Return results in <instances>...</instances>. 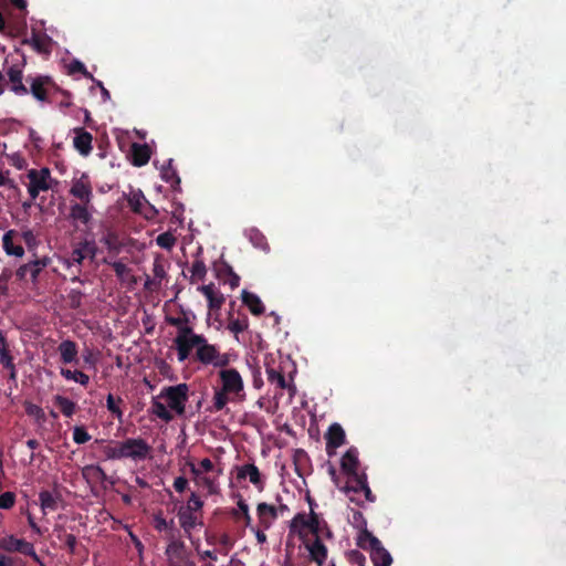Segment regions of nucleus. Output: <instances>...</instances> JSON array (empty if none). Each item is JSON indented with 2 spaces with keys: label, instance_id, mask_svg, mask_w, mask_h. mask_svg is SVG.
Returning a JSON list of instances; mask_svg holds the SVG:
<instances>
[{
  "label": "nucleus",
  "instance_id": "1",
  "mask_svg": "<svg viewBox=\"0 0 566 566\" xmlns=\"http://www.w3.org/2000/svg\"><path fill=\"white\" fill-rule=\"evenodd\" d=\"M21 65L13 64L8 67L6 74L8 76L9 91L17 96H25L31 94L38 102H50V94L56 90V85L50 76L35 74L28 75L23 81V66L25 65V56L21 53Z\"/></svg>",
  "mask_w": 566,
  "mask_h": 566
},
{
  "label": "nucleus",
  "instance_id": "2",
  "mask_svg": "<svg viewBox=\"0 0 566 566\" xmlns=\"http://www.w3.org/2000/svg\"><path fill=\"white\" fill-rule=\"evenodd\" d=\"M202 334H196L191 323L177 329V335L174 339L177 349L178 361L182 363L190 357L197 342H201Z\"/></svg>",
  "mask_w": 566,
  "mask_h": 566
},
{
  "label": "nucleus",
  "instance_id": "3",
  "mask_svg": "<svg viewBox=\"0 0 566 566\" xmlns=\"http://www.w3.org/2000/svg\"><path fill=\"white\" fill-rule=\"evenodd\" d=\"M0 549L7 553H19L23 556L31 557L40 566H45L35 552L34 545L24 538H19L12 534H6L0 537Z\"/></svg>",
  "mask_w": 566,
  "mask_h": 566
},
{
  "label": "nucleus",
  "instance_id": "4",
  "mask_svg": "<svg viewBox=\"0 0 566 566\" xmlns=\"http://www.w3.org/2000/svg\"><path fill=\"white\" fill-rule=\"evenodd\" d=\"M188 392L189 386L182 382L163 388L159 398H165L167 406L178 416H182L186 411V402L189 398Z\"/></svg>",
  "mask_w": 566,
  "mask_h": 566
},
{
  "label": "nucleus",
  "instance_id": "5",
  "mask_svg": "<svg viewBox=\"0 0 566 566\" xmlns=\"http://www.w3.org/2000/svg\"><path fill=\"white\" fill-rule=\"evenodd\" d=\"M118 449L120 460L130 459L133 461L145 460L151 451V447L142 438H127L118 441Z\"/></svg>",
  "mask_w": 566,
  "mask_h": 566
},
{
  "label": "nucleus",
  "instance_id": "6",
  "mask_svg": "<svg viewBox=\"0 0 566 566\" xmlns=\"http://www.w3.org/2000/svg\"><path fill=\"white\" fill-rule=\"evenodd\" d=\"M218 375L222 385L221 389L224 392L238 396L243 391L244 382L235 368L220 369Z\"/></svg>",
  "mask_w": 566,
  "mask_h": 566
},
{
  "label": "nucleus",
  "instance_id": "7",
  "mask_svg": "<svg viewBox=\"0 0 566 566\" xmlns=\"http://www.w3.org/2000/svg\"><path fill=\"white\" fill-rule=\"evenodd\" d=\"M69 192L82 203H93V188L86 175H82L80 178L74 179Z\"/></svg>",
  "mask_w": 566,
  "mask_h": 566
},
{
  "label": "nucleus",
  "instance_id": "8",
  "mask_svg": "<svg viewBox=\"0 0 566 566\" xmlns=\"http://www.w3.org/2000/svg\"><path fill=\"white\" fill-rule=\"evenodd\" d=\"M96 253V247L94 242L84 240L78 243V245L73 249L69 256V265L70 266H77V274L81 273V265L83 264V261L86 259L87 255H90L92 259L95 256Z\"/></svg>",
  "mask_w": 566,
  "mask_h": 566
},
{
  "label": "nucleus",
  "instance_id": "9",
  "mask_svg": "<svg viewBox=\"0 0 566 566\" xmlns=\"http://www.w3.org/2000/svg\"><path fill=\"white\" fill-rule=\"evenodd\" d=\"M49 264L48 258L36 259L34 261L22 264L15 271V275L20 281H27L28 276L35 282L44 268Z\"/></svg>",
  "mask_w": 566,
  "mask_h": 566
},
{
  "label": "nucleus",
  "instance_id": "10",
  "mask_svg": "<svg viewBox=\"0 0 566 566\" xmlns=\"http://www.w3.org/2000/svg\"><path fill=\"white\" fill-rule=\"evenodd\" d=\"M128 206L135 212L143 214L146 219H153L158 211L147 202L142 191L133 192L128 198Z\"/></svg>",
  "mask_w": 566,
  "mask_h": 566
},
{
  "label": "nucleus",
  "instance_id": "11",
  "mask_svg": "<svg viewBox=\"0 0 566 566\" xmlns=\"http://www.w3.org/2000/svg\"><path fill=\"white\" fill-rule=\"evenodd\" d=\"M369 555L374 566H390L392 557L376 536H370Z\"/></svg>",
  "mask_w": 566,
  "mask_h": 566
},
{
  "label": "nucleus",
  "instance_id": "12",
  "mask_svg": "<svg viewBox=\"0 0 566 566\" xmlns=\"http://www.w3.org/2000/svg\"><path fill=\"white\" fill-rule=\"evenodd\" d=\"M193 349H196L195 359L202 365H211L214 358L218 357L219 348L209 344L205 336L201 337V342H197Z\"/></svg>",
  "mask_w": 566,
  "mask_h": 566
},
{
  "label": "nucleus",
  "instance_id": "13",
  "mask_svg": "<svg viewBox=\"0 0 566 566\" xmlns=\"http://www.w3.org/2000/svg\"><path fill=\"white\" fill-rule=\"evenodd\" d=\"M306 549L310 554V559L317 564V566H323L327 559L328 549L319 536L314 537L313 541H307L304 543Z\"/></svg>",
  "mask_w": 566,
  "mask_h": 566
},
{
  "label": "nucleus",
  "instance_id": "14",
  "mask_svg": "<svg viewBox=\"0 0 566 566\" xmlns=\"http://www.w3.org/2000/svg\"><path fill=\"white\" fill-rule=\"evenodd\" d=\"M346 434L343 427L339 423H332L325 433L326 451L332 454L335 449L339 448L345 443Z\"/></svg>",
  "mask_w": 566,
  "mask_h": 566
},
{
  "label": "nucleus",
  "instance_id": "15",
  "mask_svg": "<svg viewBox=\"0 0 566 566\" xmlns=\"http://www.w3.org/2000/svg\"><path fill=\"white\" fill-rule=\"evenodd\" d=\"M166 555L171 566L180 565L190 554L181 539L170 541L166 548Z\"/></svg>",
  "mask_w": 566,
  "mask_h": 566
},
{
  "label": "nucleus",
  "instance_id": "16",
  "mask_svg": "<svg viewBox=\"0 0 566 566\" xmlns=\"http://www.w3.org/2000/svg\"><path fill=\"white\" fill-rule=\"evenodd\" d=\"M20 234L15 230H8L2 237V248L8 255L22 258L24 249L20 244Z\"/></svg>",
  "mask_w": 566,
  "mask_h": 566
},
{
  "label": "nucleus",
  "instance_id": "17",
  "mask_svg": "<svg viewBox=\"0 0 566 566\" xmlns=\"http://www.w3.org/2000/svg\"><path fill=\"white\" fill-rule=\"evenodd\" d=\"M22 44L30 45L40 54H50L52 50V39L45 33L40 34L35 31H32L31 38L24 39Z\"/></svg>",
  "mask_w": 566,
  "mask_h": 566
},
{
  "label": "nucleus",
  "instance_id": "18",
  "mask_svg": "<svg viewBox=\"0 0 566 566\" xmlns=\"http://www.w3.org/2000/svg\"><path fill=\"white\" fill-rule=\"evenodd\" d=\"M11 4L21 11V14L18 17L14 22V32L10 31L12 36H19L27 30V0H0V4Z\"/></svg>",
  "mask_w": 566,
  "mask_h": 566
},
{
  "label": "nucleus",
  "instance_id": "19",
  "mask_svg": "<svg viewBox=\"0 0 566 566\" xmlns=\"http://www.w3.org/2000/svg\"><path fill=\"white\" fill-rule=\"evenodd\" d=\"M256 515L259 518V525L263 530H269L274 521L279 517L275 505L261 502L256 506Z\"/></svg>",
  "mask_w": 566,
  "mask_h": 566
},
{
  "label": "nucleus",
  "instance_id": "20",
  "mask_svg": "<svg viewBox=\"0 0 566 566\" xmlns=\"http://www.w3.org/2000/svg\"><path fill=\"white\" fill-rule=\"evenodd\" d=\"M27 177L29 179V184L41 191H48L51 188L49 182L51 178V171L46 167L41 168L40 170L30 169L27 174Z\"/></svg>",
  "mask_w": 566,
  "mask_h": 566
},
{
  "label": "nucleus",
  "instance_id": "21",
  "mask_svg": "<svg viewBox=\"0 0 566 566\" xmlns=\"http://www.w3.org/2000/svg\"><path fill=\"white\" fill-rule=\"evenodd\" d=\"M94 207L93 203H82L75 202L70 206V214L69 218L74 222H80L82 224H88L92 220V211Z\"/></svg>",
  "mask_w": 566,
  "mask_h": 566
},
{
  "label": "nucleus",
  "instance_id": "22",
  "mask_svg": "<svg viewBox=\"0 0 566 566\" xmlns=\"http://www.w3.org/2000/svg\"><path fill=\"white\" fill-rule=\"evenodd\" d=\"M238 479L249 478V481L261 492L264 490V481L262 480L260 470L253 463L243 464L238 469Z\"/></svg>",
  "mask_w": 566,
  "mask_h": 566
},
{
  "label": "nucleus",
  "instance_id": "23",
  "mask_svg": "<svg viewBox=\"0 0 566 566\" xmlns=\"http://www.w3.org/2000/svg\"><path fill=\"white\" fill-rule=\"evenodd\" d=\"M60 360L63 364H77L78 363V347L74 340L64 339L57 346Z\"/></svg>",
  "mask_w": 566,
  "mask_h": 566
},
{
  "label": "nucleus",
  "instance_id": "24",
  "mask_svg": "<svg viewBox=\"0 0 566 566\" xmlns=\"http://www.w3.org/2000/svg\"><path fill=\"white\" fill-rule=\"evenodd\" d=\"M177 516L179 520L180 527L184 530L187 537H191V532L197 525H201L195 512H191L185 506H180Z\"/></svg>",
  "mask_w": 566,
  "mask_h": 566
},
{
  "label": "nucleus",
  "instance_id": "25",
  "mask_svg": "<svg viewBox=\"0 0 566 566\" xmlns=\"http://www.w3.org/2000/svg\"><path fill=\"white\" fill-rule=\"evenodd\" d=\"M198 290L206 296L210 311H219L222 307L226 301L224 296L222 293L216 290L212 283L201 285L198 287Z\"/></svg>",
  "mask_w": 566,
  "mask_h": 566
},
{
  "label": "nucleus",
  "instance_id": "26",
  "mask_svg": "<svg viewBox=\"0 0 566 566\" xmlns=\"http://www.w3.org/2000/svg\"><path fill=\"white\" fill-rule=\"evenodd\" d=\"M73 144L75 149L83 156H87L92 151V134L84 128H76Z\"/></svg>",
  "mask_w": 566,
  "mask_h": 566
},
{
  "label": "nucleus",
  "instance_id": "27",
  "mask_svg": "<svg viewBox=\"0 0 566 566\" xmlns=\"http://www.w3.org/2000/svg\"><path fill=\"white\" fill-rule=\"evenodd\" d=\"M358 451L355 447H350L342 457L340 468L342 471L347 475L350 473L358 472Z\"/></svg>",
  "mask_w": 566,
  "mask_h": 566
},
{
  "label": "nucleus",
  "instance_id": "28",
  "mask_svg": "<svg viewBox=\"0 0 566 566\" xmlns=\"http://www.w3.org/2000/svg\"><path fill=\"white\" fill-rule=\"evenodd\" d=\"M150 155L151 151L147 144L134 143L132 145L130 157L134 166L142 167L146 165L150 159Z\"/></svg>",
  "mask_w": 566,
  "mask_h": 566
},
{
  "label": "nucleus",
  "instance_id": "29",
  "mask_svg": "<svg viewBox=\"0 0 566 566\" xmlns=\"http://www.w3.org/2000/svg\"><path fill=\"white\" fill-rule=\"evenodd\" d=\"M367 482V475L366 473H350L347 474V481L344 486H340L339 490L345 492L346 494L353 493H360L363 485H365Z\"/></svg>",
  "mask_w": 566,
  "mask_h": 566
},
{
  "label": "nucleus",
  "instance_id": "30",
  "mask_svg": "<svg viewBox=\"0 0 566 566\" xmlns=\"http://www.w3.org/2000/svg\"><path fill=\"white\" fill-rule=\"evenodd\" d=\"M242 302L244 305H247L250 310V312L253 314V315H261L264 313V305L261 301V298L252 293V292H248L245 290L242 291Z\"/></svg>",
  "mask_w": 566,
  "mask_h": 566
},
{
  "label": "nucleus",
  "instance_id": "31",
  "mask_svg": "<svg viewBox=\"0 0 566 566\" xmlns=\"http://www.w3.org/2000/svg\"><path fill=\"white\" fill-rule=\"evenodd\" d=\"M290 530L304 538L308 531V517L306 513H297L291 521Z\"/></svg>",
  "mask_w": 566,
  "mask_h": 566
},
{
  "label": "nucleus",
  "instance_id": "32",
  "mask_svg": "<svg viewBox=\"0 0 566 566\" xmlns=\"http://www.w3.org/2000/svg\"><path fill=\"white\" fill-rule=\"evenodd\" d=\"M172 159H169L166 165L161 167L160 176L163 180L170 184L171 187L176 190L180 186V178L177 174V170L172 167Z\"/></svg>",
  "mask_w": 566,
  "mask_h": 566
},
{
  "label": "nucleus",
  "instance_id": "33",
  "mask_svg": "<svg viewBox=\"0 0 566 566\" xmlns=\"http://www.w3.org/2000/svg\"><path fill=\"white\" fill-rule=\"evenodd\" d=\"M53 402L60 409L62 415L67 418H71L77 409V406L74 401L61 395L54 396Z\"/></svg>",
  "mask_w": 566,
  "mask_h": 566
},
{
  "label": "nucleus",
  "instance_id": "34",
  "mask_svg": "<svg viewBox=\"0 0 566 566\" xmlns=\"http://www.w3.org/2000/svg\"><path fill=\"white\" fill-rule=\"evenodd\" d=\"M60 375L64 379L75 381L84 387L87 386L90 382V376L83 373L82 370H71L69 368H61Z\"/></svg>",
  "mask_w": 566,
  "mask_h": 566
},
{
  "label": "nucleus",
  "instance_id": "35",
  "mask_svg": "<svg viewBox=\"0 0 566 566\" xmlns=\"http://www.w3.org/2000/svg\"><path fill=\"white\" fill-rule=\"evenodd\" d=\"M82 474H83V478L86 479L87 481L96 480V481L104 482L108 478L106 472L104 471V469L97 464L86 465L82 470Z\"/></svg>",
  "mask_w": 566,
  "mask_h": 566
},
{
  "label": "nucleus",
  "instance_id": "36",
  "mask_svg": "<svg viewBox=\"0 0 566 566\" xmlns=\"http://www.w3.org/2000/svg\"><path fill=\"white\" fill-rule=\"evenodd\" d=\"M95 443L103 444L102 452L105 457V460H120L118 441H111L104 444L105 440L96 439Z\"/></svg>",
  "mask_w": 566,
  "mask_h": 566
},
{
  "label": "nucleus",
  "instance_id": "37",
  "mask_svg": "<svg viewBox=\"0 0 566 566\" xmlns=\"http://www.w3.org/2000/svg\"><path fill=\"white\" fill-rule=\"evenodd\" d=\"M151 413L165 422H170L174 419L172 413L157 398L151 400Z\"/></svg>",
  "mask_w": 566,
  "mask_h": 566
},
{
  "label": "nucleus",
  "instance_id": "38",
  "mask_svg": "<svg viewBox=\"0 0 566 566\" xmlns=\"http://www.w3.org/2000/svg\"><path fill=\"white\" fill-rule=\"evenodd\" d=\"M230 394L224 392L221 388L214 389L212 406L208 409L210 412L221 411L229 401Z\"/></svg>",
  "mask_w": 566,
  "mask_h": 566
},
{
  "label": "nucleus",
  "instance_id": "39",
  "mask_svg": "<svg viewBox=\"0 0 566 566\" xmlns=\"http://www.w3.org/2000/svg\"><path fill=\"white\" fill-rule=\"evenodd\" d=\"M124 400L120 397L115 398L112 394H108L106 397V408L107 410L119 421L123 419V410L119 405L123 403Z\"/></svg>",
  "mask_w": 566,
  "mask_h": 566
},
{
  "label": "nucleus",
  "instance_id": "40",
  "mask_svg": "<svg viewBox=\"0 0 566 566\" xmlns=\"http://www.w3.org/2000/svg\"><path fill=\"white\" fill-rule=\"evenodd\" d=\"M307 500H308V503H310V506H311V512L307 515V517H308V532H311L316 537V536H318V533L321 531V520H319L318 514L314 512V509H313L314 502H313V500L311 497H308Z\"/></svg>",
  "mask_w": 566,
  "mask_h": 566
},
{
  "label": "nucleus",
  "instance_id": "41",
  "mask_svg": "<svg viewBox=\"0 0 566 566\" xmlns=\"http://www.w3.org/2000/svg\"><path fill=\"white\" fill-rule=\"evenodd\" d=\"M39 500H40L41 507L43 511H45V510L55 511L57 509L56 497L48 490L40 492Z\"/></svg>",
  "mask_w": 566,
  "mask_h": 566
},
{
  "label": "nucleus",
  "instance_id": "42",
  "mask_svg": "<svg viewBox=\"0 0 566 566\" xmlns=\"http://www.w3.org/2000/svg\"><path fill=\"white\" fill-rule=\"evenodd\" d=\"M266 376H268V381L270 384L276 385L280 389L286 388L287 384H286L285 377L282 374V371H280L273 367H269V368H266Z\"/></svg>",
  "mask_w": 566,
  "mask_h": 566
},
{
  "label": "nucleus",
  "instance_id": "43",
  "mask_svg": "<svg viewBox=\"0 0 566 566\" xmlns=\"http://www.w3.org/2000/svg\"><path fill=\"white\" fill-rule=\"evenodd\" d=\"M24 410L28 416L33 417L38 422L45 421L44 410L40 406L30 401H25Z\"/></svg>",
  "mask_w": 566,
  "mask_h": 566
},
{
  "label": "nucleus",
  "instance_id": "44",
  "mask_svg": "<svg viewBox=\"0 0 566 566\" xmlns=\"http://www.w3.org/2000/svg\"><path fill=\"white\" fill-rule=\"evenodd\" d=\"M166 322L170 326L176 327L177 329L191 323L189 313L185 312L184 310H181L179 316H167Z\"/></svg>",
  "mask_w": 566,
  "mask_h": 566
},
{
  "label": "nucleus",
  "instance_id": "45",
  "mask_svg": "<svg viewBox=\"0 0 566 566\" xmlns=\"http://www.w3.org/2000/svg\"><path fill=\"white\" fill-rule=\"evenodd\" d=\"M345 557L352 566H366V557L358 549L347 551Z\"/></svg>",
  "mask_w": 566,
  "mask_h": 566
},
{
  "label": "nucleus",
  "instance_id": "46",
  "mask_svg": "<svg viewBox=\"0 0 566 566\" xmlns=\"http://www.w3.org/2000/svg\"><path fill=\"white\" fill-rule=\"evenodd\" d=\"M156 243L163 249L171 250L176 244V238L169 231L163 232L156 238Z\"/></svg>",
  "mask_w": 566,
  "mask_h": 566
},
{
  "label": "nucleus",
  "instance_id": "47",
  "mask_svg": "<svg viewBox=\"0 0 566 566\" xmlns=\"http://www.w3.org/2000/svg\"><path fill=\"white\" fill-rule=\"evenodd\" d=\"M91 440V434L84 426H75L73 428V441L77 444H84Z\"/></svg>",
  "mask_w": 566,
  "mask_h": 566
},
{
  "label": "nucleus",
  "instance_id": "48",
  "mask_svg": "<svg viewBox=\"0 0 566 566\" xmlns=\"http://www.w3.org/2000/svg\"><path fill=\"white\" fill-rule=\"evenodd\" d=\"M190 272L192 274V277L197 280H203L207 274V268L205 262L199 259L195 260L191 265Z\"/></svg>",
  "mask_w": 566,
  "mask_h": 566
},
{
  "label": "nucleus",
  "instance_id": "49",
  "mask_svg": "<svg viewBox=\"0 0 566 566\" xmlns=\"http://www.w3.org/2000/svg\"><path fill=\"white\" fill-rule=\"evenodd\" d=\"M69 72L71 74H75V73H81L83 74L86 78H90L92 81H94V77L93 75L86 70V66L84 65V63H82L81 61L78 60H73L70 65H69Z\"/></svg>",
  "mask_w": 566,
  "mask_h": 566
},
{
  "label": "nucleus",
  "instance_id": "50",
  "mask_svg": "<svg viewBox=\"0 0 566 566\" xmlns=\"http://www.w3.org/2000/svg\"><path fill=\"white\" fill-rule=\"evenodd\" d=\"M13 272L4 268L0 273V296H7L9 292L8 283L11 280Z\"/></svg>",
  "mask_w": 566,
  "mask_h": 566
},
{
  "label": "nucleus",
  "instance_id": "51",
  "mask_svg": "<svg viewBox=\"0 0 566 566\" xmlns=\"http://www.w3.org/2000/svg\"><path fill=\"white\" fill-rule=\"evenodd\" d=\"M15 494L7 491L0 495V510H10L15 503Z\"/></svg>",
  "mask_w": 566,
  "mask_h": 566
},
{
  "label": "nucleus",
  "instance_id": "52",
  "mask_svg": "<svg viewBox=\"0 0 566 566\" xmlns=\"http://www.w3.org/2000/svg\"><path fill=\"white\" fill-rule=\"evenodd\" d=\"M249 324H248V319L244 318V319H239V318H235V319H231L229 325H228V328L234 333L235 335H238L239 333H242L244 332L247 328H248Z\"/></svg>",
  "mask_w": 566,
  "mask_h": 566
},
{
  "label": "nucleus",
  "instance_id": "53",
  "mask_svg": "<svg viewBox=\"0 0 566 566\" xmlns=\"http://www.w3.org/2000/svg\"><path fill=\"white\" fill-rule=\"evenodd\" d=\"M103 242L108 250H118L119 248L118 235L113 231H108L104 235Z\"/></svg>",
  "mask_w": 566,
  "mask_h": 566
},
{
  "label": "nucleus",
  "instance_id": "54",
  "mask_svg": "<svg viewBox=\"0 0 566 566\" xmlns=\"http://www.w3.org/2000/svg\"><path fill=\"white\" fill-rule=\"evenodd\" d=\"M59 538L64 542L65 546L67 547L71 554L75 553V548L77 545V538L75 535L71 533H64L63 535H59Z\"/></svg>",
  "mask_w": 566,
  "mask_h": 566
},
{
  "label": "nucleus",
  "instance_id": "55",
  "mask_svg": "<svg viewBox=\"0 0 566 566\" xmlns=\"http://www.w3.org/2000/svg\"><path fill=\"white\" fill-rule=\"evenodd\" d=\"M118 279H124L129 273V268L122 261H114L109 263Z\"/></svg>",
  "mask_w": 566,
  "mask_h": 566
},
{
  "label": "nucleus",
  "instance_id": "56",
  "mask_svg": "<svg viewBox=\"0 0 566 566\" xmlns=\"http://www.w3.org/2000/svg\"><path fill=\"white\" fill-rule=\"evenodd\" d=\"M230 361L231 359L228 353L218 352V357L214 358L211 365L220 369H227L226 367L229 366Z\"/></svg>",
  "mask_w": 566,
  "mask_h": 566
},
{
  "label": "nucleus",
  "instance_id": "57",
  "mask_svg": "<svg viewBox=\"0 0 566 566\" xmlns=\"http://www.w3.org/2000/svg\"><path fill=\"white\" fill-rule=\"evenodd\" d=\"M226 268L228 269V276L223 279L224 283L229 284L230 287L233 290L238 287L240 284V276L233 272L231 265L226 264Z\"/></svg>",
  "mask_w": 566,
  "mask_h": 566
},
{
  "label": "nucleus",
  "instance_id": "58",
  "mask_svg": "<svg viewBox=\"0 0 566 566\" xmlns=\"http://www.w3.org/2000/svg\"><path fill=\"white\" fill-rule=\"evenodd\" d=\"M203 506V502L200 500V497L192 493L187 502L186 509H189L191 512L200 511Z\"/></svg>",
  "mask_w": 566,
  "mask_h": 566
},
{
  "label": "nucleus",
  "instance_id": "59",
  "mask_svg": "<svg viewBox=\"0 0 566 566\" xmlns=\"http://www.w3.org/2000/svg\"><path fill=\"white\" fill-rule=\"evenodd\" d=\"M21 239L24 241L29 250L35 248L38 244L36 237L30 229L22 231Z\"/></svg>",
  "mask_w": 566,
  "mask_h": 566
},
{
  "label": "nucleus",
  "instance_id": "60",
  "mask_svg": "<svg viewBox=\"0 0 566 566\" xmlns=\"http://www.w3.org/2000/svg\"><path fill=\"white\" fill-rule=\"evenodd\" d=\"M0 361L1 364L7 367V368H10L11 369V377L14 378L15 377V369H14V365L12 363V357L9 353V350H3L1 354H0Z\"/></svg>",
  "mask_w": 566,
  "mask_h": 566
},
{
  "label": "nucleus",
  "instance_id": "61",
  "mask_svg": "<svg viewBox=\"0 0 566 566\" xmlns=\"http://www.w3.org/2000/svg\"><path fill=\"white\" fill-rule=\"evenodd\" d=\"M370 536H374L370 532L363 531L357 538V545L363 549H370Z\"/></svg>",
  "mask_w": 566,
  "mask_h": 566
},
{
  "label": "nucleus",
  "instance_id": "62",
  "mask_svg": "<svg viewBox=\"0 0 566 566\" xmlns=\"http://www.w3.org/2000/svg\"><path fill=\"white\" fill-rule=\"evenodd\" d=\"M82 292L77 290H72L69 294L70 306L71 308H78L82 302Z\"/></svg>",
  "mask_w": 566,
  "mask_h": 566
},
{
  "label": "nucleus",
  "instance_id": "63",
  "mask_svg": "<svg viewBox=\"0 0 566 566\" xmlns=\"http://www.w3.org/2000/svg\"><path fill=\"white\" fill-rule=\"evenodd\" d=\"M166 533V537L167 539L170 542V541H174V539H179L177 537L178 535V530L176 527V524H175V521L174 518H171L170 521H167V528L164 531Z\"/></svg>",
  "mask_w": 566,
  "mask_h": 566
},
{
  "label": "nucleus",
  "instance_id": "64",
  "mask_svg": "<svg viewBox=\"0 0 566 566\" xmlns=\"http://www.w3.org/2000/svg\"><path fill=\"white\" fill-rule=\"evenodd\" d=\"M153 525L156 531L164 532L167 528V520L161 513H158L154 515Z\"/></svg>",
  "mask_w": 566,
  "mask_h": 566
}]
</instances>
